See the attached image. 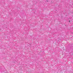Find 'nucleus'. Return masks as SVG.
Wrapping results in <instances>:
<instances>
[{"label": "nucleus", "instance_id": "1", "mask_svg": "<svg viewBox=\"0 0 73 73\" xmlns=\"http://www.w3.org/2000/svg\"><path fill=\"white\" fill-rule=\"evenodd\" d=\"M69 22H70V21H69Z\"/></svg>", "mask_w": 73, "mask_h": 73}]
</instances>
